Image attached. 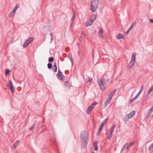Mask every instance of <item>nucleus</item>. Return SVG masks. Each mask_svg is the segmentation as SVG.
<instances>
[{
	"label": "nucleus",
	"instance_id": "11",
	"mask_svg": "<svg viewBox=\"0 0 153 153\" xmlns=\"http://www.w3.org/2000/svg\"><path fill=\"white\" fill-rule=\"evenodd\" d=\"M96 18L97 16L95 15H92L90 16L89 19L93 22L95 21Z\"/></svg>",
	"mask_w": 153,
	"mask_h": 153
},
{
	"label": "nucleus",
	"instance_id": "1",
	"mask_svg": "<svg viewBox=\"0 0 153 153\" xmlns=\"http://www.w3.org/2000/svg\"><path fill=\"white\" fill-rule=\"evenodd\" d=\"M98 0H92L91 4V10L93 12H95L99 5Z\"/></svg>",
	"mask_w": 153,
	"mask_h": 153
},
{
	"label": "nucleus",
	"instance_id": "36",
	"mask_svg": "<svg viewBox=\"0 0 153 153\" xmlns=\"http://www.w3.org/2000/svg\"><path fill=\"white\" fill-rule=\"evenodd\" d=\"M68 57H69V58L70 59V60L71 62V63H72V65H73V58H72V57L71 56V55H70L69 56H68Z\"/></svg>",
	"mask_w": 153,
	"mask_h": 153
},
{
	"label": "nucleus",
	"instance_id": "54",
	"mask_svg": "<svg viewBox=\"0 0 153 153\" xmlns=\"http://www.w3.org/2000/svg\"><path fill=\"white\" fill-rule=\"evenodd\" d=\"M99 36L100 37H102V35L99 34Z\"/></svg>",
	"mask_w": 153,
	"mask_h": 153
},
{
	"label": "nucleus",
	"instance_id": "19",
	"mask_svg": "<svg viewBox=\"0 0 153 153\" xmlns=\"http://www.w3.org/2000/svg\"><path fill=\"white\" fill-rule=\"evenodd\" d=\"M123 37L124 36L121 34H119L116 36V38L117 39H120Z\"/></svg>",
	"mask_w": 153,
	"mask_h": 153
},
{
	"label": "nucleus",
	"instance_id": "48",
	"mask_svg": "<svg viewBox=\"0 0 153 153\" xmlns=\"http://www.w3.org/2000/svg\"><path fill=\"white\" fill-rule=\"evenodd\" d=\"M92 50H93L92 52V58L93 59H94V49L93 48V49Z\"/></svg>",
	"mask_w": 153,
	"mask_h": 153
},
{
	"label": "nucleus",
	"instance_id": "39",
	"mask_svg": "<svg viewBox=\"0 0 153 153\" xmlns=\"http://www.w3.org/2000/svg\"><path fill=\"white\" fill-rule=\"evenodd\" d=\"M112 134H111V133H110V134L109 135H108L107 136V138L110 140V139L111 137L112 136Z\"/></svg>",
	"mask_w": 153,
	"mask_h": 153
},
{
	"label": "nucleus",
	"instance_id": "4",
	"mask_svg": "<svg viewBox=\"0 0 153 153\" xmlns=\"http://www.w3.org/2000/svg\"><path fill=\"white\" fill-rule=\"evenodd\" d=\"M80 137L81 140L88 139L87 136V134L86 131H84L81 132Z\"/></svg>",
	"mask_w": 153,
	"mask_h": 153
},
{
	"label": "nucleus",
	"instance_id": "17",
	"mask_svg": "<svg viewBox=\"0 0 153 153\" xmlns=\"http://www.w3.org/2000/svg\"><path fill=\"white\" fill-rule=\"evenodd\" d=\"M135 62V61H131V60L128 65L129 68H131L133 67L134 64Z\"/></svg>",
	"mask_w": 153,
	"mask_h": 153
},
{
	"label": "nucleus",
	"instance_id": "35",
	"mask_svg": "<svg viewBox=\"0 0 153 153\" xmlns=\"http://www.w3.org/2000/svg\"><path fill=\"white\" fill-rule=\"evenodd\" d=\"M48 67V68L50 69L52 67V64L51 63H48L47 65Z\"/></svg>",
	"mask_w": 153,
	"mask_h": 153
},
{
	"label": "nucleus",
	"instance_id": "5",
	"mask_svg": "<svg viewBox=\"0 0 153 153\" xmlns=\"http://www.w3.org/2000/svg\"><path fill=\"white\" fill-rule=\"evenodd\" d=\"M57 77L59 79L61 80H64V76L62 74V72L59 69L58 72L57 74Z\"/></svg>",
	"mask_w": 153,
	"mask_h": 153
},
{
	"label": "nucleus",
	"instance_id": "41",
	"mask_svg": "<svg viewBox=\"0 0 153 153\" xmlns=\"http://www.w3.org/2000/svg\"><path fill=\"white\" fill-rule=\"evenodd\" d=\"M108 120V118L106 119L105 120H104L103 121V122L102 123H103L104 125L107 122V121Z\"/></svg>",
	"mask_w": 153,
	"mask_h": 153
},
{
	"label": "nucleus",
	"instance_id": "53",
	"mask_svg": "<svg viewBox=\"0 0 153 153\" xmlns=\"http://www.w3.org/2000/svg\"><path fill=\"white\" fill-rule=\"evenodd\" d=\"M71 86H72L71 84L69 85V88H70V87H71Z\"/></svg>",
	"mask_w": 153,
	"mask_h": 153
},
{
	"label": "nucleus",
	"instance_id": "18",
	"mask_svg": "<svg viewBox=\"0 0 153 153\" xmlns=\"http://www.w3.org/2000/svg\"><path fill=\"white\" fill-rule=\"evenodd\" d=\"M135 114V112L134 111H132L129 114L127 115L129 116L130 118L133 117Z\"/></svg>",
	"mask_w": 153,
	"mask_h": 153
},
{
	"label": "nucleus",
	"instance_id": "31",
	"mask_svg": "<svg viewBox=\"0 0 153 153\" xmlns=\"http://www.w3.org/2000/svg\"><path fill=\"white\" fill-rule=\"evenodd\" d=\"M104 126V124L102 123L101 125L100 126V128L99 129V133H100V131L103 128Z\"/></svg>",
	"mask_w": 153,
	"mask_h": 153
},
{
	"label": "nucleus",
	"instance_id": "20",
	"mask_svg": "<svg viewBox=\"0 0 153 153\" xmlns=\"http://www.w3.org/2000/svg\"><path fill=\"white\" fill-rule=\"evenodd\" d=\"M18 140H17L16 142H15L13 144V145L11 146L12 148L13 149L16 148V146H17L18 144Z\"/></svg>",
	"mask_w": 153,
	"mask_h": 153
},
{
	"label": "nucleus",
	"instance_id": "26",
	"mask_svg": "<svg viewBox=\"0 0 153 153\" xmlns=\"http://www.w3.org/2000/svg\"><path fill=\"white\" fill-rule=\"evenodd\" d=\"M75 16H76V15H75V14L74 13L73 14V16H72V18H71V22H72V23L71 24V25H72V23L73 22V21L75 19Z\"/></svg>",
	"mask_w": 153,
	"mask_h": 153
},
{
	"label": "nucleus",
	"instance_id": "46",
	"mask_svg": "<svg viewBox=\"0 0 153 153\" xmlns=\"http://www.w3.org/2000/svg\"><path fill=\"white\" fill-rule=\"evenodd\" d=\"M50 35L51 36V42H52V40H53V35L51 33H50Z\"/></svg>",
	"mask_w": 153,
	"mask_h": 153
},
{
	"label": "nucleus",
	"instance_id": "44",
	"mask_svg": "<svg viewBox=\"0 0 153 153\" xmlns=\"http://www.w3.org/2000/svg\"><path fill=\"white\" fill-rule=\"evenodd\" d=\"M134 143V141L130 143H128V145L130 147L131 146H132L133 145Z\"/></svg>",
	"mask_w": 153,
	"mask_h": 153
},
{
	"label": "nucleus",
	"instance_id": "7",
	"mask_svg": "<svg viewBox=\"0 0 153 153\" xmlns=\"http://www.w3.org/2000/svg\"><path fill=\"white\" fill-rule=\"evenodd\" d=\"M153 90V85L151 86V87L148 89V90L146 95V98L147 99L149 98V95L150 92L152 91Z\"/></svg>",
	"mask_w": 153,
	"mask_h": 153
},
{
	"label": "nucleus",
	"instance_id": "40",
	"mask_svg": "<svg viewBox=\"0 0 153 153\" xmlns=\"http://www.w3.org/2000/svg\"><path fill=\"white\" fill-rule=\"evenodd\" d=\"M137 98L135 97L134 98H132V99H131L130 100V102L131 103L133 102L134 100H135Z\"/></svg>",
	"mask_w": 153,
	"mask_h": 153
},
{
	"label": "nucleus",
	"instance_id": "34",
	"mask_svg": "<svg viewBox=\"0 0 153 153\" xmlns=\"http://www.w3.org/2000/svg\"><path fill=\"white\" fill-rule=\"evenodd\" d=\"M19 5L18 4H16L15 7L14 8V9L13 10V11L15 12L17 10V9L19 7Z\"/></svg>",
	"mask_w": 153,
	"mask_h": 153
},
{
	"label": "nucleus",
	"instance_id": "47",
	"mask_svg": "<svg viewBox=\"0 0 153 153\" xmlns=\"http://www.w3.org/2000/svg\"><path fill=\"white\" fill-rule=\"evenodd\" d=\"M131 30H129V29H128L127 31L126 32V35H127L128 33Z\"/></svg>",
	"mask_w": 153,
	"mask_h": 153
},
{
	"label": "nucleus",
	"instance_id": "56",
	"mask_svg": "<svg viewBox=\"0 0 153 153\" xmlns=\"http://www.w3.org/2000/svg\"><path fill=\"white\" fill-rule=\"evenodd\" d=\"M55 141H56V140H55V141L53 142V143H54L55 142Z\"/></svg>",
	"mask_w": 153,
	"mask_h": 153
},
{
	"label": "nucleus",
	"instance_id": "22",
	"mask_svg": "<svg viewBox=\"0 0 153 153\" xmlns=\"http://www.w3.org/2000/svg\"><path fill=\"white\" fill-rule=\"evenodd\" d=\"M136 21H134L131 26L129 28V30H131L132 28L136 25Z\"/></svg>",
	"mask_w": 153,
	"mask_h": 153
},
{
	"label": "nucleus",
	"instance_id": "43",
	"mask_svg": "<svg viewBox=\"0 0 153 153\" xmlns=\"http://www.w3.org/2000/svg\"><path fill=\"white\" fill-rule=\"evenodd\" d=\"M9 87L11 86H13V85L12 84V83L11 81H9Z\"/></svg>",
	"mask_w": 153,
	"mask_h": 153
},
{
	"label": "nucleus",
	"instance_id": "3",
	"mask_svg": "<svg viewBox=\"0 0 153 153\" xmlns=\"http://www.w3.org/2000/svg\"><path fill=\"white\" fill-rule=\"evenodd\" d=\"M97 104V102H94L88 107L86 110V113L88 114H90L91 111L93 109L95 105Z\"/></svg>",
	"mask_w": 153,
	"mask_h": 153
},
{
	"label": "nucleus",
	"instance_id": "60",
	"mask_svg": "<svg viewBox=\"0 0 153 153\" xmlns=\"http://www.w3.org/2000/svg\"><path fill=\"white\" fill-rule=\"evenodd\" d=\"M91 153H94V152H92Z\"/></svg>",
	"mask_w": 153,
	"mask_h": 153
},
{
	"label": "nucleus",
	"instance_id": "37",
	"mask_svg": "<svg viewBox=\"0 0 153 153\" xmlns=\"http://www.w3.org/2000/svg\"><path fill=\"white\" fill-rule=\"evenodd\" d=\"M153 149V143L151 144L149 147V151H150Z\"/></svg>",
	"mask_w": 153,
	"mask_h": 153
},
{
	"label": "nucleus",
	"instance_id": "6",
	"mask_svg": "<svg viewBox=\"0 0 153 153\" xmlns=\"http://www.w3.org/2000/svg\"><path fill=\"white\" fill-rule=\"evenodd\" d=\"M88 139H86L85 140H82L81 141V146L83 148H85L87 145L88 142Z\"/></svg>",
	"mask_w": 153,
	"mask_h": 153
},
{
	"label": "nucleus",
	"instance_id": "9",
	"mask_svg": "<svg viewBox=\"0 0 153 153\" xmlns=\"http://www.w3.org/2000/svg\"><path fill=\"white\" fill-rule=\"evenodd\" d=\"M130 146L128 145V143H126L123 146V147L122 149V150H124L125 149H126L127 150H128L130 147Z\"/></svg>",
	"mask_w": 153,
	"mask_h": 153
},
{
	"label": "nucleus",
	"instance_id": "12",
	"mask_svg": "<svg viewBox=\"0 0 153 153\" xmlns=\"http://www.w3.org/2000/svg\"><path fill=\"white\" fill-rule=\"evenodd\" d=\"M52 70L55 72H56L57 71V67L56 66V62H54V65L52 67Z\"/></svg>",
	"mask_w": 153,
	"mask_h": 153
},
{
	"label": "nucleus",
	"instance_id": "30",
	"mask_svg": "<svg viewBox=\"0 0 153 153\" xmlns=\"http://www.w3.org/2000/svg\"><path fill=\"white\" fill-rule=\"evenodd\" d=\"M10 89V91L12 93H13L14 92V89L13 86H10L9 87Z\"/></svg>",
	"mask_w": 153,
	"mask_h": 153
},
{
	"label": "nucleus",
	"instance_id": "32",
	"mask_svg": "<svg viewBox=\"0 0 153 153\" xmlns=\"http://www.w3.org/2000/svg\"><path fill=\"white\" fill-rule=\"evenodd\" d=\"M36 125V122H35L34 124L29 129L30 131H31L32 129L34 128V126H35Z\"/></svg>",
	"mask_w": 153,
	"mask_h": 153
},
{
	"label": "nucleus",
	"instance_id": "42",
	"mask_svg": "<svg viewBox=\"0 0 153 153\" xmlns=\"http://www.w3.org/2000/svg\"><path fill=\"white\" fill-rule=\"evenodd\" d=\"M68 81H66L64 83V85L65 87H67L68 85Z\"/></svg>",
	"mask_w": 153,
	"mask_h": 153
},
{
	"label": "nucleus",
	"instance_id": "13",
	"mask_svg": "<svg viewBox=\"0 0 153 153\" xmlns=\"http://www.w3.org/2000/svg\"><path fill=\"white\" fill-rule=\"evenodd\" d=\"M34 38L33 37H30L28 38L26 41L27 42L29 43L28 44H30L34 40Z\"/></svg>",
	"mask_w": 153,
	"mask_h": 153
},
{
	"label": "nucleus",
	"instance_id": "2",
	"mask_svg": "<svg viewBox=\"0 0 153 153\" xmlns=\"http://www.w3.org/2000/svg\"><path fill=\"white\" fill-rule=\"evenodd\" d=\"M98 84L99 85L100 89L102 90H103L105 88V83L104 82V79L102 78H100L98 79Z\"/></svg>",
	"mask_w": 153,
	"mask_h": 153
},
{
	"label": "nucleus",
	"instance_id": "15",
	"mask_svg": "<svg viewBox=\"0 0 153 153\" xmlns=\"http://www.w3.org/2000/svg\"><path fill=\"white\" fill-rule=\"evenodd\" d=\"M111 99L108 98L105 100L104 102L105 106H106L108 105L110 103V102L111 101Z\"/></svg>",
	"mask_w": 153,
	"mask_h": 153
},
{
	"label": "nucleus",
	"instance_id": "57",
	"mask_svg": "<svg viewBox=\"0 0 153 153\" xmlns=\"http://www.w3.org/2000/svg\"><path fill=\"white\" fill-rule=\"evenodd\" d=\"M78 44H79V43H78L77 44V45H78Z\"/></svg>",
	"mask_w": 153,
	"mask_h": 153
},
{
	"label": "nucleus",
	"instance_id": "45",
	"mask_svg": "<svg viewBox=\"0 0 153 153\" xmlns=\"http://www.w3.org/2000/svg\"><path fill=\"white\" fill-rule=\"evenodd\" d=\"M92 78H90V77H88V82H90L92 81Z\"/></svg>",
	"mask_w": 153,
	"mask_h": 153
},
{
	"label": "nucleus",
	"instance_id": "55",
	"mask_svg": "<svg viewBox=\"0 0 153 153\" xmlns=\"http://www.w3.org/2000/svg\"><path fill=\"white\" fill-rule=\"evenodd\" d=\"M100 133H99V131H98V133H97V135H99L100 134Z\"/></svg>",
	"mask_w": 153,
	"mask_h": 153
},
{
	"label": "nucleus",
	"instance_id": "21",
	"mask_svg": "<svg viewBox=\"0 0 153 153\" xmlns=\"http://www.w3.org/2000/svg\"><path fill=\"white\" fill-rule=\"evenodd\" d=\"M150 111V109L148 111L146 114V116L147 118L151 116V113L152 112V111Z\"/></svg>",
	"mask_w": 153,
	"mask_h": 153
},
{
	"label": "nucleus",
	"instance_id": "58",
	"mask_svg": "<svg viewBox=\"0 0 153 153\" xmlns=\"http://www.w3.org/2000/svg\"><path fill=\"white\" fill-rule=\"evenodd\" d=\"M58 63H59V61H58Z\"/></svg>",
	"mask_w": 153,
	"mask_h": 153
},
{
	"label": "nucleus",
	"instance_id": "23",
	"mask_svg": "<svg viewBox=\"0 0 153 153\" xmlns=\"http://www.w3.org/2000/svg\"><path fill=\"white\" fill-rule=\"evenodd\" d=\"M130 118V117L127 114L124 117V120L126 122L128 121L129 119Z\"/></svg>",
	"mask_w": 153,
	"mask_h": 153
},
{
	"label": "nucleus",
	"instance_id": "27",
	"mask_svg": "<svg viewBox=\"0 0 153 153\" xmlns=\"http://www.w3.org/2000/svg\"><path fill=\"white\" fill-rule=\"evenodd\" d=\"M15 12L13 10L9 14V17H12L13 16Z\"/></svg>",
	"mask_w": 153,
	"mask_h": 153
},
{
	"label": "nucleus",
	"instance_id": "25",
	"mask_svg": "<svg viewBox=\"0 0 153 153\" xmlns=\"http://www.w3.org/2000/svg\"><path fill=\"white\" fill-rule=\"evenodd\" d=\"M116 126V125H114L113 126L111 127V132H110V133H111V134L113 133V131L114 129V128H115Z\"/></svg>",
	"mask_w": 153,
	"mask_h": 153
},
{
	"label": "nucleus",
	"instance_id": "59",
	"mask_svg": "<svg viewBox=\"0 0 153 153\" xmlns=\"http://www.w3.org/2000/svg\"><path fill=\"white\" fill-rule=\"evenodd\" d=\"M51 0L53 1H54V0Z\"/></svg>",
	"mask_w": 153,
	"mask_h": 153
},
{
	"label": "nucleus",
	"instance_id": "16",
	"mask_svg": "<svg viewBox=\"0 0 153 153\" xmlns=\"http://www.w3.org/2000/svg\"><path fill=\"white\" fill-rule=\"evenodd\" d=\"M92 23L93 22L91 21L90 19H89L86 22L85 26H88L91 25L92 24Z\"/></svg>",
	"mask_w": 153,
	"mask_h": 153
},
{
	"label": "nucleus",
	"instance_id": "38",
	"mask_svg": "<svg viewBox=\"0 0 153 153\" xmlns=\"http://www.w3.org/2000/svg\"><path fill=\"white\" fill-rule=\"evenodd\" d=\"M103 31L102 29L101 28H100L99 31V34L102 35L103 33Z\"/></svg>",
	"mask_w": 153,
	"mask_h": 153
},
{
	"label": "nucleus",
	"instance_id": "24",
	"mask_svg": "<svg viewBox=\"0 0 153 153\" xmlns=\"http://www.w3.org/2000/svg\"><path fill=\"white\" fill-rule=\"evenodd\" d=\"M136 55V53H133L132 55V56L131 58V61H135V56Z\"/></svg>",
	"mask_w": 153,
	"mask_h": 153
},
{
	"label": "nucleus",
	"instance_id": "14",
	"mask_svg": "<svg viewBox=\"0 0 153 153\" xmlns=\"http://www.w3.org/2000/svg\"><path fill=\"white\" fill-rule=\"evenodd\" d=\"M85 37V33L84 31H82L81 33L80 38H79V40L81 41L83 40Z\"/></svg>",
	"mask_w": 153,
	"mask_h": 153
},
{
	"label": "nucleus",
	"instance_id": "49",
	"mask_svg": "<svg viewBox=\"0 0 153 153\" xmlns=\"http://www.w3.org/2000/svg\"><path fill=\"white\" fill-rule=\"evenodd\" d=\"M140 94V92H138V94H137V95L135 96V97L137 98L139 96Z\"/></svg>",
	"mask_w": 153,
	"mask_h": 153
},
{
	"label": "nucleus",
	"instance_id": "33",
	"mask_svg": "<svg viewBox=\"0 0 153 153\" xmlns=\"http://www.w3.org/2000/svg\"><path fill=\"white\" fill-rule=\"evenodd\" d=\"M10 72V71L9 69H6L5 70V74L6 75H8L9 74V73Z\"/></svg>",
	"mask_w": 153,
	"mask_h": 153
},
{
	"label": "nucleus",
	"instance_id": "10",
	"mask_svg": "<svg viewBox=\"0 0 153 153\" xmlns=\"http://www.w3.org/2000/svg\"><path fill=\"white\" fill-rule=\"evenodd\" d=\"M97 141H95L93 143V145L94 148V150L95 151H97L98 150V146L97 145Z\"/></svg>",
	"mask_w": 153,
	"mask_h": 153
},
{
	"label": "nucleus",
	"instance_id": "52",
	"mask_svg": "<svg viewBox=\"0 0 153 153\" xmlns=\"http://www.w3.org/2000/svg\"><path fill=\"white\" fill-rule=\"evenodd\" d=\"M153 111V106L150 108L149 111Z\"/></svg>",
	"mask_w": 153,
	"mask_h": 153
},
{
	"label": "nucleus",
	"instance_id": "50",
	"mask_svg": "<svg viewBox=\"0 0 153 153\" xmlns=\"http://www.w3.org/2000/svg\"><path fill=\"white\" fill-rule=\"evenodd\" d=\"M149 21L150 22L153 23V19H150Z\"/></svg>",
	"mask_w": 153,
	"mask_h": 153
},
{
	"label": "nucleus",
	"instance_id": "8",
	"mask_svg": "<svg viewBox=\"0 0 153 153\" xmlns=\"http://www.w3.org/2000/svg\"><path fill=\"white\" fill-rule=\"evenodd\" d=\"M116 91V90L115 89L113 91H111L109 94V97L108 98L111 100L113 97Z\"/></svg>",
	"mask_w": 153,
	"mask_h": 153
},
{
	"label": "nucleus",
	"instance_id": "29",
	"mask_svg": "<svg viewBox=\"0 0 153 153\" xmlns=\"http://www.w3.org/2000/svg\"><path fill=\"white\" fill-rule=\"evenodd\" d=\"M54 59L53 57H50L48 59V62H52L53 61Z\"/></svg>",
	"mask_w": 153,
	"mask_h": 153
},
{
	"label": "nucleus",
	"instance_id": "28",
	"mask_svg": "<svg viewBox=\"0 0 153 153\" xmlns=\"http://www.w3.org/2000/svg\"><path fill=\"white\" fill-rule=\"evenodd\" d=\"M29 43H27V42L26 41L24 43L23 45V47H24V48H26L27 47L28 45L29 44H28Z\"/></svg>",
	"mask_w": 153,
	"mask_h": 153
},
{
	"label": "nucleus",
	"instance_id": "51",
	"mask_svg": "<svg viewBox=\"0 0 153 153\" xmlns=\"http://www.w3.org/2000/svg\"><path fill=\"white\" fill-rule=\"evenodd\" d=\"M143 85H142V87H141V89L140 90V91H139V92H140V93L142 91V90L143 88Z\"/></svg>",
	"mask_w": 153,
	"mask_h": 153
}]
</instances>
